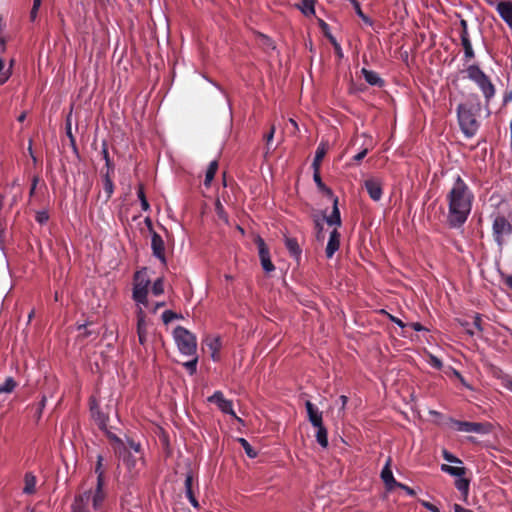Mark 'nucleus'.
<instances>
[{
    "label": "nucleus",
    "instance_id": "nucleus-1",
    "mask_svg": "<svg viewBox=\"0 0 512 512\" xmlns=\"http://www.w3.org/2000/svg\"><path fill=\"white\" fill-rule=\"evenodd\" d=\"M475 196L465 180L457 175L446 194L448 206L447 223L451 228H460L467 221Z\"/></svg>",
    "mask_w": 512,
    "mask_h": 512
},
{
    "label": "nucleus",
    "instance_id": "nucleus-2",
    "mask_svg": "<svg viewBox=\"0 0 512 512\" xmlns=\"http://www.w3.org/2000/svg\"><path fill=\"white\" fill-rule=\"evenodd\" d=\"M479 109L472 104H459L457 107V118L461 131L467 138L476 135L479 129V122L476 119V112Z\"/></svg>",
    "mask_w": 512,
    "mask_h": 512
},
{
    "label": "nucleus",
    "instance_id": "nucleus-3",
    "mask_svg": "<svg viewBox=\"0 0 512 512\" xmlns=\"http://www.w3.org/2000/svg\"><path fill=\"white\" fill-rule=\"evenodd\" d=\"M465 71L467 73V77L473 81L482 92L486 104H489L496 93V88L489 76L486 75L477 64L469 65Z\"/></svg>",
    "mask_w": 512,
    "mask_h": 512
},
{
    "label": "nucleus",
    "instance_id": "nucleus-4",
    "mask_svg": "<svg viewBox=\"0 0 512 512\" xmlns=\"http://www.w3.org/2000/svg\"><path fill=\"white\" fill-rule=\"evenodd\" d=\"M151 280L147 275V269L137 271L133 278V293L132 298L135 302L144 305H148V291Z\"/></svg>",
    "mask_w": 512,
    "mask_h": 512
},
{
    "label": "nucleus",
    "instance_id": "nucleus-5",
    "mask_svg": "<svg viewBox=\"0 0 512 512\" xmlns=\"http://www.w3.org/2000/svg\"><path fill=\"white\" fill-rule=\"evenodd\" d=\"M173 336L182 354L188 356L196 354L197 339L192 332L182 326H177L173 331Z\"/></svg>",
    "mask_w": 512,
    "mask_h": 512
},
{
    "label": "nucleus",
    "instance_id": "nucleus-6",
    "mask_svg": "<svg viewBox=\"0 0 512 512\" xmlns=\"http://www.w3.org/2000/svg\"><path fill=\"white\" fill-rule=\"evenodd\" d=\"M492 234L494 241L501 249L505 243L504 237L512 234V224L505 216L498 215L492 224Z\"/></svg>",
    "mask_w": 512,
    "mask_h": 512
},
{
    "label": "nucleus",
    "instance_id": "nucleus-7",
    "mask_svg": "<svg viewBox=\"0 0 512 512\" xmlns=\"http://www.w3.org/2000/svg\"><path fill=\"white\" fill-rule=\"evenodd\" d=\"M449 425L451 428L460 432L477 434L488 433L490 427L487 423L460 421L453 418H449Z\"/></svg>",
    "mask_w": 512,
    "mask_h": 512
},
{
    "label": "nucleus",
    "instance_id": "nucleus-8",
    "mask_svg": "<svg viewBox=\"0 0 512 512\" xmlns=\"http://www.w3.org/2000/svg\"><path fill=\"white\" fill-rule=\"evenodd\" d=\"M207 400L210 403L216 404L218 408L221 410V412L231 415L240 423L243 422L242 419L239 418L234 412L233 402L231 400L226 399L222 391H215L213 395L208 397Z\"/></svg>",
    "mask_w": 512,
    "mask_h": 512
},
{
    "label": "nucleus",
    "instance_id": "nucleus-9",
    "mask_svg": "<svg viewBox=\"0 0 512 512\" xmlns=\"http://www.w3.org/2000/svg\"><path fill=\"white\" fill-rule=\"evenodd\" d=\"M256 244L258 247L259 258L263 270L267 273L274 271L275 266L270 259V252L265 241L261 237H258L256 239Z\"/></svg>",
    "mask_w": 512,
    "mask_h": 512
},
{
    "label": "nucleus",
    "instance_id": "nucleus-10",
    "mask_svg": "<svg viewBox=\"0 0 512 512\" xmlns=\"http://www.w3.org/2000/svg\"><path fill=\"white\" fill-rule=\"evenodd\" d=\"M136 316L138 340L141 345H145L148 334V322L146 319V314L141 307H139V309L137 310Z\"/></svg>",
    "mask_w": 512,
    "mask_h": 512
},
{
    "label": "nucleus",
    "instance_id": "nucleus-11",
    "mask_svg": "<svg viewBox=\"0 0 512 512\" xmlns=\"http://www.w3.org/2000/svg\"><path fill=\"white\" fill-rule=\"evenodd\" d=\"M151 248L153 255L158 258L163 264L166 263L165 244L162 237L155 231H152Z\"/></svg>",
    "mask_w": 512,
    "mask_h": 512
},
{
    "label": "nucleus",
    "instance_id": "nucleus-12",
    "mask_svg": "<svg viewBox=\"0 0 512 512\" xmlns=\"http://www.w3.org/2000/svg\"><path fill=\"white\" fill-rule=\"evenodd\" d=\"M331 199L333 201L332 212L329 216L323 212L322 217L329 226H335V228H338L342 225L341 214L338 208V197L334 196Z\"/></svg>",
    "mask_w": 512,
    "mask_h": 512
},
{
    "label": "nucleus",
    "instance_id": "nucleus-13",
    "mask_svg": "<svg viewBox=\"0 0 512 512\" xmlns=\"http://www.w3.org/2000/svg\"><path fill=\"white\" fill-rule=\"evenodd\" d=\"M114 171L101 169V177L103 183V191L105 194L104 202L107 203L114 193V183L112 176Z\"/></svg>",
    "mask_w": 512,
    "mask_h": 512
},
{
    "label": "nucleus",
    "instance_id": "nucleus-14",
    "mask_svg": "<svg viewBox=\"0 0 512 512\" xmlns=\"http://www.w3.org/2000/svg\"><path fill=\"white\" fill-rule=\"evenodd\" d=\"M364 186L372 200L379 201L382 198L383 190L380 180L374 178L367 179Z\"/></svg>",
    "mask_w": 512,
    "mask_h": 512
},
{
    "label": "nucleus",
    "instance_id": "nucleus-15",
    "mask_svg": "<svg viewBox=\"0 0 512 512\" xmlns=\"http://www.w3.org/2000/svg\"><path fill=\"white\" fill-rule=\"evenodd\" d=\"M496 10L503 21L512 28V3L509 0H501L496 4Z\"/></svg>",
    "mask_w": 512,
    "mask_h": 512
},
{
    "label": "nucleus",
    "instance_id": "nucleus-16",
    "mask_svg": "<svg viewBox=\"0 0 512 512\" xmlns=\"http://www.w3.org/2000/svg\"><path fill=\"white\" fill-rule=\"evenodd\" d=\"M340 237L341 234L337 228H334L330 232L329 240L325 249V254L327 258L331 259L334 256L335 252L339 249Z\"/></svg>",
    "mask_w": 512,
    "mask_h": 512
},
{
    "label": "nucleus",
    "instance_id": "nucleus-17",
    "mask_svg": "<svg viewBox=\"0 0 512 512\" xmlns=\"http://www.w3.org/2000/svg\"><path fill=\"white\" fill-rule=\"evenodd\" d=\"M305 407L308 414V420L310 423L316 427L323 424L322 412L319 411L318 407L314 405L311 401H306Z\"/></svg>",
    "mask_w": 512,
    "mask_h": 512
},
{
    "label": "nucleus",
    "instance_id": "nucleus-18",
    "mask_svg": "<svg viewBox=\"0 0 512 512\" xmlns=\"http://www.w3.org/2000/svg\"><path fill=\"white\" fill-rule=\"evenodd\" d=\"M91 498V492L85 491L75 497L72 504V512H88L87 505Z\"/></svg>",
    "mask_w": 512,
    "mask_h": 512
},
{
    "label": "nucleus",
    "instance_id": "nucleus-19",
    "mask_svg": "<svg viewBox=\"0 0 512 512\" xmlns=\"http://www.w3.org/2000/svg\"><path fill=\"white\" fill-rule=\"evenodd\" d=\"M391 459H388L385 466L383 467L381 471V479L383 480L386 488L388 490L393 489L394 487H397L399 482H397L393 476L392 470L390 468Z\"/></svg>",
    "mask_w": 512,
    "mask_h": 512
},
{
    "label": "nucleus",
    "instance_id": "nucleus-20",
    "mask_svg": "<svg viewBox=\"0 0 512 512\" xmlns=\"http://www.w3.org/2000/svg\"><path fill=\"white\" fill-rule=\"evenodd\" d=\"M193 474L191 472L187 473L185 478V494L191 505L195 508H199V502L196 499L195 492L193 489Z\"/></svg>",
    "mask_w": 512,
    "mask_h": 512
},
{
    "label": "nucleus",
    "instance_id": "nucleus-21",
    "mask_svg": "<svg viewBox=\"0 0 512 512\" xmlns=\"http://www.w3.org/2000/svg\"><path fill=\"white\" fill-rule=\"evenodd\" d=\"M90 411H91L92 417L94 418V420L98 424L99 428L101 430H105L106 429V424H107V421H108V416L106 414H104L100 410L98 404L95 401H93L91 403Z\"/></svg>",
    "mask_w": 512,
    "mask_h": 512
},
{
    "label": "nucleus",
    "instance_id": "nucleus-22",
    "mask_svg": "<svg viewBox=\"0 0 512 512\" xmlns=\"http://www.w3.org/2000/svg\"><path fill=\"white\" fill-rule=\"evenodd\" d=\"M104 484H105V482H101V484H100V482H97L95 491L92 492L91 490H89L91 492L90 500L92 499L93 507L95 510L101 508V506L104 502V499L106 496L105 492L103 490Z\"/></svg>",
    "mask_w": 512,
    "mask_h": 512
},
{
    "label": "nucleus",
    "instance_id": "nucleus-23",
    "mask_svg": "<svg viewBox=\"0 0 512 512\" xmlns=\"http://www.w3.org/2000/svg\"><path fill=\"white\" fill-rule=\"evenodd\" d=\"M205 343L209 350L211 351V358L213 361H219L220 359V349L222 346L221 339L219 337L207 338Z\"/></svg>",
    "mask_w": 512,
    "mask_h": 512
},
{
    "label": "nucleus",
    "instance_id": "nucleus-24",
    "mask_svg": "<svg viewBox=\"0 0 512 512\" xmlns=\"http://www.w3.org/2000/svg\"><path fill=\"white\" fill-rule=\"evenodd\" d=\"M285 247L288 250L290 256H292L295 259H300L302 254V249L298 244V241L296 238L291 237H285Z\"/></svg>",
    "mask_w": 512,
    "mask_h": 512
},
{
    "label": "nucleus",
    "instance_id": "nucleus-25",
    "mask_svg": "<svg viewBox=\"0 0 512 512\" xmlns=\"http://www.w3.org/2000/svg\"><path fill=\"white\" fill-rule=\"evenodd\" d=\"M311 217L314 223L315 238L318 242H323L325 239L323 221L325 220L323 219V217L321 218L317 213L312 214Z\"/></svg>",
    "mask_w": 512,
    "mask_h": 512
},
{
    "label": "nucleus",
    "instance_id": "nucleus-26",
    "mask_svg": "<svg viewBox=\"0 0 512 512\" xmlns=\"http://www.w3.org/2000/svg\"><path fill=\"white\" fill-rule=\"evenodd\" d=\"M361 72L368 84L378 87H382L384 85V80L379 76L377 72L368 70L366 68H363Z\"/></svg>",
    "mask_w": 512,
    "mask_h": 512
},
{
    "label": "nucleus",
    "instance_id": "nucleus-27",
    "mask_svg": "<svg viewBox=\"0 0 512 512\" xmlns=\"http://www.w3.org/2000/svg\"><path fill=\"white\" fill-rule=\"evenodd\" d=\"M493 375L500 380L503 387L512 392V375L503 372L501 369H495Z\"/></svg>",
    "mask_w": 512,
    "mask_h": 512
},
{
    "label": "nucleus",
    "instance_id": "nucleus-28",
    "mask_svg": "<svg viewBox=\"0 0 512 512\" xmlns=\"http://www.w3.org/2000/svg\"><path fill=\"white\" fill-rule=\"evenodd\" d=\"M36 483V477L31 472H27L24 477L23 493L29 495L35 493Z\"/></svg>",
    "mask_w": 512,
    "mask_h": 512
},
{
    "label": "nucleus",
    "instance_id": "nucleus-29",
    "mask_svg": "<svg viewBox=\"0 0 512 512\" xmlns=\"http://www.w3.org/2000/svg\"><path fill=\"white\" fill-rule=\"evenodd\" d=\"M327 153V146L324 143H320L316 149L315 157L312 163L314 170H320L321 162Z\"/></svg>",
    "mask_w": 512,
    "mask_h": 512
},
{
    "label": "nucleus",
    "instance_id": "nucleus-30",
    "mask_svg": "<svg viewBox=\"0 0 512 512\" xmlns=\"http://www.w3.org/2000/svg\"><path fill=\"white\" fill-rule=\"evenodd\" d=\"M106 434L108 439L114 443L113 448L116 455L122 456V452L126 453V445L117 435L111 432H107Z\"/></svg>",
    "mask_w": 512,
    "mask_h": 512
},
{
    "label": "nucleus",
    "instance_id": "nucleus-31",
    "mask_svg": "<svg viewBox=\"0 0 512 512\" xmlns=\"http://www.w3.org/2000/svg\"><path fill=\"white\" fill-rule=\"evenodd\" d=\"M470 480L461 476L455 480V487L459 490L463 496V500L466 501L469 494Z\"/></svg>",
    "mask_w": 512,
    "mask_h": 512
},
{
    "label": "nucleus",
    "instance_id": "nucleus-32",
    "mask_svg": "<svg viewBox=\"0 0 512 512\" xmlns=\"http://www.w3.org/2000/svg\"><path fill=\"white\" fill-rule=\"evenodd\" d=\"M441 471L451 475L455 476L457 478L464 476L466 474V468L462 466H450L448 464H442L441 465Z\"/></svg>",
    "mask_w": 512,
    "mask_h": 512
},
{
    "label": "nucleus",
    "instance_id": "nucleus-33",
    "mask_svg": "<svg viewBox=\"0 0 512 512\" xmlns=\"http://www.w3.org/2000/svg\"><path fill=\"white\" fill-rule=\"evenodd\" d=\"M313 179L318 189L322 191L326 196L329 198H333L335 196L333 191L323 183L319 170H314Z\"/></svg>",
    "mask_w": 512,
    "mask_h": 512
},
{
    "label": "nucleus",
    "instance_id": "nucleus-34",
    "mask_svg": "<svg viewBox=\"0 0 512 512\" xmlns=\"http://www.w3.org/2000/svg\"><path fill=\"white\" fill-rule=\"evenodd\" d=\"M315 428H317L316 441L318 442V444L321 447L326 448L328 446V432H327V429L325 428L324 424H322L320 426H316Z\"/></svg>",
    "mask_w": 512,
    "mask_h": 512
},
{
    "label": "nucleus",
    "instance_id": "nucleus-35",
    "mask_svg": "<svg viewBox=\"0 0 512 512\" xmlns=\"http://www.w3.org/2000/svg\"><path fill=\"white\" fill-rule=\"evenodd\" d=\"M461 45L464 49V58L466 61H469L475 57V52L472 47L470 37H462Z\"/></svg>",
    "mask_w": 512,
    "mask_h": 512
},
{
    "label": "nucleus",
    "instance_id": "nucleus-36",
    "mask_svg": "<svg viewBox=\"0 0 512 512\" xmlns=\"http://www.w3.org/2000/svg\"><path fill=\"white\" fill-rule=\"evenodd\" d=\"M298 7L305 16L315 14V0H301Z\"/></svg>",
    "mask_w": 512,
    "mask_h": 512
},
{
    "label": "nucleus",
    "instance_id": "nucleus-37",
    "mask_svg": "<svg viewBox=\"0 0 512 512\" xmlns=\"http://www.w3.org/2000/svg\"><path fill=\"white\" fill-rule=\"evenodd\" d=\"M218 170V162L216 160L210 162L208 168H207V171H206V174H205V180H204V185L206 187H209L212 180L214 179L215 177V174Z\"/></svg>",
    "mask_w": 512,
    "mask_h": 512
},
{
    "label": "nucleus",
    "instance_id": "nucleus-38",
    "mask_svg": "<svg viewBox=\"0 0 512 512\" xmlns=\"http://www.w3.org/2000/svg\"><path fill=\"white\" fill-rule=\"evenodd\" d=\"M101 154L103 156V159L105 160V169L104 170L114 171L115 165H114L113 161L110 159L108 145L106 142L102 143Z\"/></svg>",
    "mask_w": 512,
    "mask_h": 512
},
{
    "label": "nucleus",
    "instance_id": "nucleus-39",
    "mask_svg": "<svg viewBox=\"0 0 512 512\" xmlns=\"http://www.w3.org/2000/svg\"><path fill=\"white\" fill-rule=\"evenodd\" d=\"M17 386L13 377H7L3 384H0V394L11 393Z\"/></svg>",
    "mask_w": 512,
    "mask_h": 512
},
{
    "label": "nucleus",
    "instance_id": "nucleus-40",
    "mask_svg": "<svg viewBox=\"0 0 512 512\" xmlns=\"http://www.w3.org/2000/svg\"><path fill=\"white\" fill-rule=\"evenodd\" d=\"M238 442L241 444L242 448L244 449L245 453L249 458H256L257 457V451L250 445V443L244 439L239 438Z\"/></svg>",
    "mask_w": 512,
    "mask_h": 512
},
{
    "label": "nucleus",
    "instance_id": "nucleus-41",
    "mask_svg": "<svg viewBox=\"0 0 512 512\" xmlns=\"http://www.w3.org/2000/svg\"><path fill=\"white\" fill-rule=\"evenodd\" d=\"M123 459V462L126 464L128 469H133L136 465L137 459L131 454V452L126 447V453L122 452V456H119Z\"/></svg>",
    "mask_w": 512,
    "mask_h": 512
},
{
    "label": "nucleus",
    "instance_id": "nucleus-42",
    "mask_svg": "<svg viewBox=\"0 0 512 512\" xmlns=\"http://www.w3.org/2000/svg\"><path fill=\"white\" fill-rule=\"evenodd\" d=\"M351 4L353 5L356 14L368 25H372L371 19L365 15L361 9L360 3L358 0H350Z\"/></svg>",
    "mask_w": 512,
    "mask_h": 512
},
{
    "label": "nucleus",
    "instance_id": "nucleus-43",
    "mask_svg": "<svg viewBox=\"0 0 512 512\" xmlns=\"http://www.w3.org/2000/svg\"><path fill=\"white\" fill-rule=\"evenodd\" d=\"M103 457L101 455L97 456V463L95 466V473L97 474V482H105V474L102 469Z\"/></svg>",
    "mask_w": 512,
    "mask_h": 512
},
{
    "label": "nucleus",
    "instance_id": "nucleus-44",
    "mask_svg": "<svg viewBox=\"0 0 512 512\" xmlns=\"http://www.w3.org/2000/svg\"><path fill=\"white\" fill-rule=\"evenodd\" d=\"M152 293L155 296H159L164 293V279L159 277L152 285Z\"/></svg>",
    "mask_w": 512,
    "mask_h": 512
},
{
    "label": "nucleus",
    "instance_id": "nucleus-45",
    "mask_svg": "<svg viewBox=\"0 0 512 512\" xmlns=\"http://www.w3.org/2000/svg\"><path fill=\"white\" fill-rule=\"evenodd\" d=\"M320 27L322 28L325 36L330 40V42L332 43L334 48L340 49V45L337 43L335 38L330 33H328V29H329L328 24L326 22H324L323 20H320Z\"/></svg>",
    "mask_w": 512,
    "mask_h": 512
},
{
    "label": "nucleus",
    "instance_id": "nucleus-46",
    "mask_svg": "<svg viewBox=\"0 0 512 512\" xmlns=\"http://www.w3.org/2000/svg\"><path fill=\"white\" fill-rule=\"evenodd\" d=\"M198 357L195 356L190 361L183 363V366L187 369L190 375H194L197 371Z\"/></svg>",
    "mask_w": 512,
    "mask_h": 512
},
{
    "label": "nucleus",
    "instance_id": "nucleus-47",
    "mask_svg": "<svg viewBox=\"0 0 512 512\" xmlns=\"http://www.w3.org/2000/svg\"><path fill=\"white\" fill-rule=\"evenodd\" d=\"M442 456L447 462L456 463V464L463 463L462 460H460L459 458H457L456 456H454L452 453H450L447 450L442 451Z\"/></svg>",
    "mask_w": 512,
    "mask_h": 512
},
{
    "label": "nucleus",
    "instance_id": "nucleus-48",
    "mask_svg": "<svg viewBox=\"0 0 512 512\" xmlns=\"http://www.w3.org/2000/svg\"><path fill=\"white\" fill-rule=\"evenodd\" d=\"M428 363L433 368L438 369V370H440L443 366L442 361L438 357H436L435 355H432V354L429 355Z\"/></svg>",
    "mask_w": 512,
    "mask_h": 512
},
{
    "label": "nucleus",
    "instance_id": "nucleus-49",
    "mask_svg": "<svg viewBox=\"0 0 512 512\" xmlns=\"http://www.w3.org/2000/svg\"><path fill=\"white\" fill-rule=\"evenodd\" d=\"M35 220L39 224H45L49 220V214L47 211H38L35 215Z\"/></svg>",
    "mask_w": 512,
    "mask_h": 512
},
{
    "label": "nucleus",
    "instance_id": "nucleus-50",
    "mask_svg": "<svg viewBox=\"0 0 512 512\" xmlns=\"http://www.w3.org/2000/svg\"><path fill=\"white\" fill-rule=\"evenodd\" d=\"M177 317V314L174 313L173 311L171 310H166L163 312L162 314V320L165 324H168L169 322H171L174 318Z\"/></svg>",
    "mask_w": 512,
    "mask_h": 512
},
{
    "label": "nucleus",
    "instance_id": "nucleus-51",
    "mask_svg": "<svg viewBox=\"0 0 512 512\" xmlns=\"http://www.w3.org/2000/svg\"><path fill=\"white\" fill-rule=\"evenodd\" d=\"M128 447L133 450L135 453L140 454L141 453V444L138 442H135L133 439L127 440Z\"/></svg>",
    "mask_w": 512,
    "mask_h": 512
},
{
    "label": "nucleus",
    "instance_id": "nucleus-52",
    "mask_svg": "<svg viewBox=\"0 0 512 512\" xmlns=\"http://www.w3.org/2000/svg\"><path fill=\"white\" fill-rule=\"evenodd\" d=\"M460 26H461L460 39H462V37H470L469 32H468L467 21L462 19L460 21Z\"/></svg>",
    "mask_w": 512,
    "mask_h": 512
},
{
    "label": "nucleus",
    "instance_id": "nucleus-53",
    "mask_svg": "<svg viewBox=\"0 0 512 512\" xmlns=\"http://www.w3.org/2000/svg\"><path fill=\"white\" fill-rule=\"evenodd\" d=\"M473 326L475 327V329L478 332H482L483 331L482 318H481L480 314H475L474 321H473Z\"/></svg>",
    "mask_w": 512,
    "mask_h": 512
},
{
    "label": "nucleus",
    "instance_id": "nucleus-54",
    "mask_svg": "<svg viewBox=\"0 0 512 512\" xmlns=\"http://www.w3.org/2000/svg\"><path fill=\"white\" fill-rule=\"evenodd\" d=\"M274 133H275V127H274V125H272L270 128V131L264 136V139L266 140V143H267L268 150L270 149L269 144L273 140Z\"/></svg>",
    "mask_w": 512,
    "mask_h": 512
},
{
    "label": "nucleus",
    "instance_id": "nucleus-55",
    "mask_svg": "<svg viewBox=\"0 0 512 512\" xmlns=\"http://www.w3.org/2000/svg\"><path fill=\"white\" fill-rule=\"evenodd\" d=\"M65 130H66V135L69 139H72L74 138V135L72 133V125H71V119H70V116H68L67 120H66V124H65Z\"/></svg>",
    "mask_w": 512,
    "mask_h": 512
},
{
    "label": "nucleus",
    "instance_id": "nucleus-56",
    "mask_svg": "<svg viewBox=\"0 0 512 512\" xmlns=\"http://www.w3.org/2000/svg\"><path fill=\"white\" fill-rule=\"evenodd\" d=\"M422 506L431 512H440V510L432 503L428 501H422Z\"/></svg>",
    "mask_w": 512,
    "mask_h": 512
},
{
    "label": "nucleus",
    "instance_id": "nucleus-57",
    "mask_svg": "<svg viewBox=\"0 0 512 512\" xmlns=\"http://www.w3.org/2000/svg\"><path fill=\"white\" fill-rule=\"evenodd\" d=\"M215 207H216V211H217V214L220 218H224V207L222 205V203L220 202V200H217L216 203H215Z\"/></svg>",
    "mask_w": 512,
    "mask_h": 512
},
{
    "label": "nucleus",
    "instance_id": "nucleus-58",
    "mask_svg": "<svg viewBox=\"0 0 512 512\" xmlns=\"http://www.w3.org/2000/svg\"><path fill=\"white\" fill-rule=\"evenodd\" d=\"M368 153V149L365 148L363 149L361 152L357 153L354 157H353V160L356 161V162H360L361 160L364 159V157L367 155Z\"/></svg>",
    "mask_w": 512,
    "mask_h": 512
},
{
    "label": "nucleus",
    "instance_id": "nucleus-59",
    "mask_svg": "<svg viewBox=\"0 0 512 512\" xmlns=\"http://www.w3.org/2000/svg\"><path fill=\"white\" fill-rule=\"evenodd\" d=\"M399 488L403 489L406 491V493L410 496H414L415 495V492L412 488H410L409 486L405 485V484H402V483H399L398 486Z\"/></svg>",
    "mask_w": 512,
    "mask_h": 512
},
{
    "label": "nucleus",
    "instance_id": "nucleus-60",
    "mask_svg": "<svg viewBox=\"0 0 512 512\" xmlns=\"http://www.w3.org/2000/svg\"><path fill=\"white\" fill-rule=\"evenodd\" d=\"M137 196L139 200L146 199L145 193H144V187L143 184H139L138 190H137Z\"/></svg>",
    "mask_w": 512,
    "mask_h": 512
},
{
    "label": "nucleus",
    "instance_id": "nucleus-61",
    "mask_svg": "<svg viewBox=\"0 0 512 512\" xmlns=\"http://www.w3.org/2000/svg\"><path fill=\"white\" fill-rule=\"evenodd\" d=\"M453 510H454V512H473L472 510L466 509L459 504H454Z\"/></svg>",
    "mask_w": 512,
    "mask_h": 512
},
{
    "label": "nucleus",
    "instance_id": "nucleus-62",
    "mask_svg": "<svg viewBox=\"0 0 512 512\" xmlns=\"http://www.w3.org/2000/svg\"><path fill=\"white\" fill-rule=\"evenodd\" d=\"M390 319L392 322H394L401 328H404L406 326V324L402 320H400L399 318H397L395 316H390Z\"/></svg>",
    "mask_w": 512,
    "mask_h": 512
},
{
    "label": "nucleus",
    "instance_id": "nucleus-63",
    "mask_svg": "<svg viewBox=\"0 0 512 512\" xmlns=\"http://www.w3.org/2000/svg\"><path fill=\"white\" fill-rule=\"evenodd\" d=\"M411 328L415 331H422L424 330L425 328L422 326V324H420L419 322H413L410 324Z\"/></svg>",
    "mask_w": 512,
    "mask_h": 512
},
{
    "label": "nucleus",
    "instance_id": "nucleus-64",
    "mask_svg": "<svg viewBox=\"0 0 512 512\" xmlns=\"http://www.w3.org/2000/svg\"><path fill=\"white\" fill-rule=\"evenodd\" d=\"M504 282L512 290V275L506 276Z\"/></svg>",
    "mask_w": 512,
    "mask_h": 512
}]
</instances>
